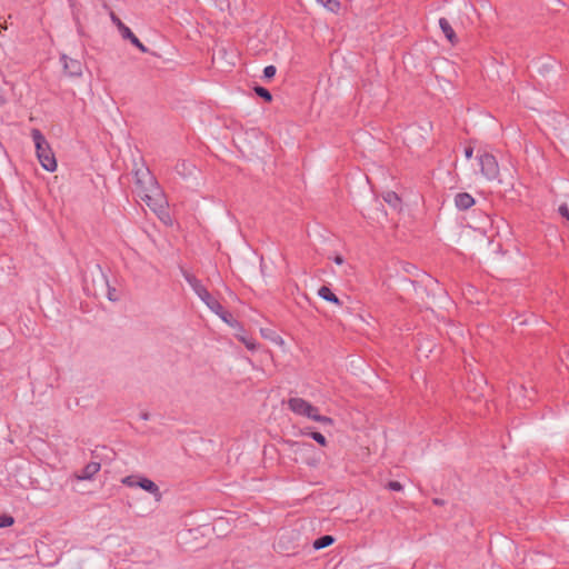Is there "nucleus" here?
Returning <instances> with one entry per match:
<instances>
[{
    "mask_svg": "<svg viewBox=\"0 0 569 569\" xmlns=\"http://www.w3.org/2000/svg\"><path fill=\"white\" fill-rule=\"evenodd\" d=\"M31 134L37 147L38 159L41 162L42 167L48 171L56 170L57 161L44 137L38 129H33Z\"/></svg>",
    "mask_w": 569,
    "mask_h": 569,
    "instance_id": "1",
    "label": "nucleus"
},
{
    "mask_svg": "<svg viewBox=\"0 0 569 569\" xmlns=\"http://www.w3.org/2000/svg\"><path fill=\"white\" fill-rule=\"evenodd\" d=\"M289 407L293 412L307 416L315 421L332 423L331 418L318 415V410L303 399L291 398L289 400Z\"/></svg>",
    "mask_w": 569,
    "mask_h": 569,
    "instance_id": "2",
    "label": "nucleus"
},
{
    "mask_svg": "<svg viewBox=\"0 0 569 569\" xmlns=\"http://www.w3.org/2000/svg\"><path fill=\"white\" fill-rule=\"evenodd\" d=\"M482 171L487 176H495L498 172V164L493 156L485 154L481 157Z\"/></svg>",
    "mask_w": 569,
    "mask_h": 569,
    "instance_id": "3",
    "label": "nucleus"
},
{
    "mask_svg": "<svg viewBox=\"0 0 569 569\" xmlns=\"http://www.w3.org/2000/svg\"><path fill=\"white\" fill-rule=\"evenodd\" d=\"M455 203L458 209L467 210L475 204V199L467 192L458 193L455 198Z\"/></svg>",
    "mask_w": 569,
    "mask_h": 569,
    "instance_id": "4",
    "label": "nucleus"
},
{
    "mask_svg": "<svg viewBox=\"0 0 569 569\" xmlns=\"http://www.w3.org/2000/svg\"><path fill=\"white\" fill-rule=\"evenodd\" d=\"M439 24H440V28H441L442 32L445 33L446 38L451 42V44H456L457 36L455 33V30L450 26V23L445 18H441L439 20Z\"/></svg>",
    "mask_w": 569,
    "mask_h": 569,
    "instance_id": "5",
    "label": "nucleus"
},
{
    "mask_svg": "<svg viewBox=\"0 0 569 569\" xmlns=\"http://www.w3.org/2000/svg\"><path fill=\"white\" fill-rule=\"evenodd\" d=\"M318 293L325 300H328V301L333 302L336 305H340L339 298L330 290V288H328L326 286H322L319 289Z\"/></svg>",
    "mask_w": 569,
    "mask_h": 569,
    "instance_id": "6",
    "label": "nucleus"
},
{
    "mask_svg": "<svg viewBox=\"0 0 569 569\" xmlns=\"http://www.w3.org/2000/svg\"><path fill=\"white\" fill-rule=\"evenodd\" d=\"M99 469H100V465L99 463L91 462V463L86 466V468L83 469L82 476H80L79 478L80 479L90 478L91 476L97 473L99 471Z\"/></svg>",
    "mask_w": 569,
    "mask_h": 569,
    "instance_id": "7",
    "label": "nucleus"
},
{
    "mask_svg": "<svg viewBox=\"0 0 569 569\" xmlns=\"http://www.w3.org/2000/svg\"><path fill=\"white\" fill-rule=\"evenodd\" d=\"M138 485H139L142 489H144V490H147V491H149V492H152V493L158 492V487L156 486V483H154V482H152L151 480L147 479V478L141 479V480L138 482Z\"/></svg>",
    "mask_w": 569,
    "mask_h": 569,
    "instance_id": "8",
    "label": "nucleus"
},
{
    "mask_svg": "<svg viewBox=\"0 0 569 569\" xmlns=\"http://www.w3.org/2000/svg\"><path fill=\"white\" fill-rule=\"evenodd\" d=\"M331 543H333V538L331 536H323L313 542V548L321 549L330 546Z\"/></svg>",
    "mask_w": 569,
    "mask_h": 569,
    "instance_id": "9",
    "label": "nucleus"
},
{
    "mask_svg": "<svg viewBox=\"0 0 569 569\" xmlns=\"http://www.w3.org/2000/svg\"><path fill=\"white\" fill-rule=\"evenodd\" d=\"M254 91H256V93L258 96L263 98L266 101H268V102L271 101L272 97H271L270 92L267 89H264L262 87H256Z\"/></svg>",
    "mask_w": 569,
    "mask_h": 569,
    "instance_id": "10",
    "label": "nucleus"
},
{
    "mask_svg": "<svg viewBox=\"0 0 569 569\" xmlns=\"http://www.w3.org/2000/svg\"><path fill=\"white\" fill-rule=\"evenodd\" d=\"M112 19H113V21H116V22H117V24L119 26V28L122 30V32H123V36H124V37H127V38L131 39V36H134V34L130 31V29H129V28H127V27H124V26L122 24V22H121L118 18H116L114 16H112Z\"/></svg>",
    "mask_w": 569,
    "mask_h": 569,
    "instance_id": "11",
    "label": "nucleus"
},
{
    "mask_svg": "<svg viewBox=\"0 0 569 569\" xmlns=\"http://www.w3.org/2000/svg\"><path fill=\"white\" fill-rule=\"evenodd\" d=\"M311 437L322 447L327 445L326 438L320 432H311Z\"/></svg>",
    "mask_w": 569,
    "mask_h": 569,
    "instance_id": "12",
    "label": "nucleus"
},
{
    "mask_svg": "<svg viewBox=\"0 0 569 569\" xmlns=\"http://www.w3.org/2000/svg\"><path fill=\"white\" fill-rule=\"evenodd\" d=\"M13 523V518L10 516L0 517V527H9Z\"/></svg>",
    "mask_w": 569,
    "mask_h": 569,
    "instance_id": "13",
    "label": "nucleus"
},
{
    "mask_svg": "<svg viewBox=\"0 0 569 569\" xmlns=\"http://www.w3.org/2000/svg\"><path fill=\"white\" fill-rule=\"evenodd\" d=\"M263 73L267 78H272L276 74V68L273 66H268L264 68Z\"/></svg>",
    "mask_w": 569,
    "mask_h": 569,
    "instance_id": "14",
    "label": "nucleus"
},
{
    "mask_svg": "<svg viewBox=\"0 0 569 569\" xmlns=\"http://www.w3.org/2000/svg\"><path fill=\"white\" fill-rule=\"evenodd\" d=\"M388 488H389V489H391V490L399 491V490H401V489H402V486H401V483H400V482H398V481H390V482L388 483Z\"/></svg>",
    "mask_w": 569,
    "mask_h": 569,
    "instance_id": "15",
    "label": "nucleus"
},
{
    "mask_svg": "<svg viewBox=\"0 0 569 569\" xmlns=\"http://www.w3.org/2000/svg\"><path fill=\"white\" fill-rule=\"evenodd\" d=\"M559 212L562 217H565L567 220H569V209L566 204L560 206Z\"/></svg>",
    "mask_w": 569,
    "mask_h": 569,
    "instance_id": "16",
    "label": "nucleus"
},
{
    "mask_svg": "<svg viewBox=\"0 0 569 569\" xmlns=\"http://www.w3.org/2000/svg\"><path fill=\"white\" fill-rule=\"evenodd\" d=\"M131 42L133 44H136L138 48H140L142 51H144V47L142 46V43L138 40V38L136 36H131Z\"/></svg>",
    "mask_w": 569,
    "mask_h": 569,
    "instance_id": "17",
    "label": "nucleus"
},
{
    "mask_svg": "<svg viewBox=\"0 0 569 569\" xmlns=\"http://www.w3.org/2000/svg\"><path fill=\"white\" fill-rule=\"evenodd\" d=\"M123 482H124L126 485H128V486H133V485H134V482L132 481V478H131V477L126 478V479L123 480Z\"/></svg>",
    "mask_w": 569,
    "mask_h": 569,
    "instance_id": "18",
    "label": "nucleus"
},
{
    "mask_svg": "<svg viewBox=\"0 0 569 569\" xmlns=\"http://www.w3.org/2000/svg\"><path fill=\"white\" fill-rule=\"evenodd\" d=\"M466 156H467V158H470L472 156V149H467Z\"/></svg>",
    "mask_w": 569,
    "mask_h": 569,
    "instance_id": "19",
    "label": "nucleus"
}]
</instances>
